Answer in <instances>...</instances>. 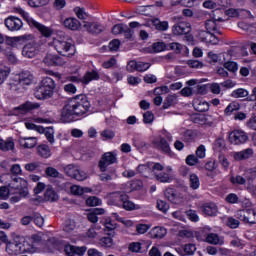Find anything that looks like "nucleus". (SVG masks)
Listing matches in <instances>:
<instances>
[{
    "label": "nucleus",
    "instance_id": "f257e3e1",
    "mask_svg": "<svg viewBox=\"0 0 256 256\" xmlns=\"http://www.w3.org/2000/svg\"><path fill=\"white\" fill-rule=\"evenodd\" d=\"M91 109V102L85 95H78L65 104L61 111V119L64 123H73L79 120V117L87 114Z\"/></svg>",
    "mask_w": 256,
    "mask_h": 256
},
{
    "label": "nucleus",
    "instance_id": "f03ea898",
    "mask_svg": "<svg viewBox=\"0 0 256 256\" xmlns=\"http://www.w3.org/2000/svg\"><path fill=\"white\" fill-rule=\"evenodd\" d=\"M29 195V188L27 187V182L23 178H14L8 185L0 187V197L2 199H7L9 197L10 203H19L22 199H25Z\"/></svg>",
    "mask_w": 256,
    "mask_h": 256
},
{
    "label": "nucleus",
    "instance_id": "7ed1b4c3",
    "mask_svg": "<svg viewBox=\"0 0 256 256\" xmlns=\"http://www.w3.org/2000/svg\"><path fill=\"white\" fill-rule=\"evenodd\" d=\"M49 45L53 47L59 55H63V57H73L75 54V45H73L65 34L57 35Z\"/></svg>",
    "mask_w": 256,
    "mask_h": 256
},
{
    "label": "nucleus",
    "instance_id": "20e7f679",
    "mask_svg": "<svg viewBox=\"0 0 256 256\" xmlns=\"http://www.w3.org/2000/svg\"><path fill=\"white\" fill-rule=\"evenodd\" d=\"M55 80L51 77H44L40 81L39 85L36 86L34 90V97L38 101H47V99H51L55 93Z\"/></svg>",
    "mask_w": 256,
    "mask_h": 256
},
{
    "label": "nucleus",
    "instance_id": "39448f33",
    "mask_svg": "<svg viewBox=\"0 0 256 256\" xmlns=\"http://www.w3.org/2000/svg\"><path fill=\"white\" fill-rule=\"evenodd\" d=\"M18 13L23 17L24 21H26L29 27L32 29H37L39 33L43 35V37H51V35H53V29H51V27H47L37 22L35 19H33V17H31V15H29L27 11L23 10V8H19Z\"/></svg>",
    "mask_w": 256,
    "mask_h": 256
},
{
    "label": "nucleus",
    "instance_id": "423d86ee",
    "mask_svg": "<svg viewBox=\"0 0 256 256\" xmlns=\"http://www.w3.org/2000/svg\"><path fill=\"white\" fill-rule=\"evenodd\" d=\"M117 155L118 151L113 150L110 152H106L101 156L98 162V167L102 173H105L107 169H109L110 165H115L116 163H118L119 160L117 159Z\"/></svg>",
    "mask_w": 256,
    "mask_h": 256
},
{
    "label": "nucleus",
    "instance_id": "0eeeda50",
    "mask_svg": "<svg viewBox=\"0 0 256 256\" xmlns=\"http://www.w3.org/2000/svg\"><path fill=\"white\" fill-rule=\"evenodd\" d=\"M222 14L223 10L221 9L212 11L210 14L211 19L207 20L205 23L207 33H219V23L223 21L221 17Z\"/></svg>",
    "mask_w": 256,
    "mask_h": 256
},
{
    "label": "nucleus",
    "instance_id": "6e6552de",
    "mask_svg": "<svg viewBox=\"0 0 256 256\" xmlns=\"http://www.w3.org/2000/svg\"><path fill=\"white\" fill-rule=\"evenodd\" d=\"M41 51V45L37 43L35 40H31L26 43L22 49L23 57L26 59H33V57H37Z\"/></svg>",
    "mask_w": 256,
    "mask_h": 256
},
{
    "label": "nucleus",
    "instance_id": "1a4fd4ad",
    "mask_svg": "<svg viewBox=\"0 0 256 256\" xmlns=\"http://www.w3.org/2000/svg\"><path fill=\"white\" fill-rule=\"evenodd\" d=\"M99 72L97 70H91L85 73L83 79L79 76H69L68 81H72V83H84V85H89L91 81H99Z\"/></svg>",
    "mask_w": 256,
    "mask_h": 256
},
{
    "label": "nucleus",
    "instance_id": "9d476101",
    "mask_svg": "<svg viewBox=\"0 0 256 256\" xmlns=\"http://www.w3.org/2000/svg\"><path fill=\"white\" fill-rule=\"evenodd\" d=\"M228 139L232 145H243L247 143L249 136H247L245 131L241 129H235L229 133Z\"/></svg>",
    "mask_w": 256,
    "mask_h": 256
},
{
    "label": "nucleus",
    "instance_id": "9b49d317",
    "mask_svg": "<svg viewBox=\"0 0 256 256\" xmlns=\"http://www.w3.org/2000/svg\"><path fill=\"white\" fill-rule=\"evenodd\" d=\"M64 171L68 177L76 179V181H85L87 179V173L79 169V167L69 164L64 168Z\"/></svg>",
    "mask_w": 256,
    "mask_h": 256
},
{
    "label": "nucleus",
    "instance_id": "f8f14e48",
    "mask_svg": "<svg viewBox=\"0 0 256 256\" xmlns=\"http://www.w3.org/2000/svg\"><path fill=\"white\" fill-rule=\"evenodd\" d=\"M137 171L140 175L147 177V174L151 173V171H163V165L161 163L148 162L138 165Z\"/></svg>",
    "mask_w": 256,
    "mask_h": 256
},
{
    "label": "nucleus",
    "instance_id": "ddd939ff",
    "mask_svg": "<svg viewBox=\"0 0 256 256\" xmlns=\"http://www.w3.org/2000/svg\"><path fill=\"white\" fill-rule=\"evenodd\" d=\"M40 107L41 104H39L38 102L27 101L26 103L13 108L12 115L27 113L28 111H33L35 109H39Z\"/></svg>",
    "mask_w": 256,
    "mask_h": 256
},
{
    "label": "nucleus",
    "instance_id": "4468645a",
    "mask_svg": "<svg viewBox=\"0 0 256 256\" xmlns=\"http://www.w3.org/2000/svg\"><path fill=\"white\" fill-rule=\"evenodd\" d=\"M44 65L47 67H63L65 60L56 54H47L43 59Z\"/></svg>",
    "mask_w": 256,
    "mask_h": 256
},
{
    "label": "nucleus",
    "instance_id": "2eb2a0df",
    "mask_svg": "<svg viewBox=\"0 0 256 256\" xmlns=\"http://www.w3.org/2000/svg\"><path fill=\"white\" fill-rule=\"evenodd\" d=\"M4 23L8 31H21L23 29V20L19 17L9 16L5 19Z\"/></svg>",
    "mask_w": 256,
    "mask_h": 256
},
{
    "label": "nucleus",
    "instance_id": "dca6fc26",
    "mask_svg": "<svg viewBox=\"0 0 256 256\" xmlns=\"http://www.w3.org/2000/svg\"><path fill=\"white\" fill-rule=\"evenodd\" d=\"M125 199H128V196L125 193H122V192L111 193L108 196V205H115L116 207H121Z\"/></svg>",
    "mask_w": 256,
    "mask_h": 256
},
{
    "label": "nucleus",
    "instance_id": "f3484780",
    "mask_svg": "<svg viewBox=\"0 0 256 256\" xmlns=\"http://www.w3.org/2000/svg\"><path fill=\"white\" fill-rule=\"evenodd\" d=\"M32 39H33V35L28 34V35H22V36L8 38L7 43H8V45H10V47L19 49V47H21V45H23L26 41H31Z\"/></svg>",
    "mask_w": 256,
    "mask_h": 256
},
{
    "label": "nucleus",
    "instance_id": "a211bd4d",
    "mask_svg": "<svg viewBox=\"0 0 256 256\" xmlns=\"http://www.w3.org/2000/svg\"><path fill=\"white\" fill-rule=\"evenodd\" d=\"M64 251L66 253V255L68 256H83L85 255V253H87V246H73L71 244H66L64 246Z\"/></svg>",
    "mask_w": 256,
    "mask_h": 256
},
{
    "label": "nucleus",
    "instance_id": "6ab92c4d",
    "mask_svg": "<svg viewBox=\"0 0 256 256\" xmlns=\"http://www.w3.org/2000/svg\"><path fill=\"white\" fill-rule=\"evenodd\" d=\"M163 172L156 174V179L160 183H171L173 179V168L171 166L163 167Z\"/></svg>",
    "mask_w": 256,
    "mask_h": 256
},
{
    "label": "nucleus",
    "instance_id": "aec40b11",
    "mask_svg": "<svg viewBox=\"0 0 256 256\" xmlns=\"http://www.w3.org/2000/svg\"><path fill=\"white\" fill-rule=\"evenodd\" d=\"M145 27H155L156 31H168L169 30V22L161 21L159 18H152L148 22H146Z\"/></svg>",
    "mask_w": 256,
    "mask_h": 256
},
{
    "label": "nucleus",
    "instance_id": "412c9836",
    "mask_svg": "<svg viewBox=\"0 0 256 256\" xmlns=\"http://www.w3.org/2000/svg\"><path fill=\"white\" fill-rule=\"evenodd\" d=\"M173 35H187L191 33V24L188 22H180L172 27Z\"/></svg>",
    "mask_w": 256,
    "mask_h": 256
},
{
    "label": "nucleus",
    "instance_id": "4be33fe9",
    "mask_svg": "<svg viewBox=\"0 0 256 256\" xmlns=\"http://www.w3.org/2000/svg\"><path fill=\"white\" fill-rule=\"evenodd\" d=\"M83 29H84V31H87L88 33H91L92 35H99V33H102V31H103V29H105V27H103V25H101L99 23L85 21L83 24Z\"/></svg>",
    "mask_w": 256,
    "mask_h": 256
},
{
    "label": "nucleus",
    "instance_id": "5701e85b",
    "mask_svg": "<svg viewBox=\"0 0 256 256\" xmlns=\"http://www.w3.org/2000/svg\"><path fill=\"white\" fill-rule=\"evenodd\" d=\"M14 80L19 83V85H31V83H33V74L29 71H23L15 75Z\"/></svg>",
    "mask_w": 256,
    "mask_h": 256
},
{
    "label": "nucleus",
    "instance_id": "b1692460",
    "mask_svg": "<svg viewBox=\"0 0 256 256\" xmlns=\"http://www.w3.org/2000/svg\"><path fill=\"white\" fill-rule=\"evenodd\" d=\"M6 251L9 255H21L25 253V248L22 243L10 242L6 245Z\"/></svg>",
    "mask_w": 256,
    "mask_h": 256
},
{
    "label": "nucleus",
    "instance_id": "393cba45",
    "mask_svg": "<svg viewBox=\"0 0 256 256\" xmlns=\"http://www.w3.org/2000/svg\"><path fill=\"white\" fill-rule=\"evenodd\" d=\"M153 145L156 149H159L164 153H169V151H171V148L169 147V142H167V140L163 136H158L154 138Z\"/></svg>",
    "mask_w": 256,
    "mask_h": 256
},
{
    "label": "nucleus",
    "instance_id": "a878e982",
    "mask_svg": "<svg viewBox=\"0 0 256 256\" xmlns=\"http://www.w3.org/2000/svg\"><path fill=\"white\" fill-rule=\"evenodd\" d=\"M196 251H197V246H195V244H186L184 246H180L176 248V252L180 256L195 255Z\"/></svg>",
    "mask_w": 256,
    "mask_h": 256
},
{
    "label": "nucleus",
    "instance_id": "bb28decb",
    "mask_svg": "<svg viewBox=\"0 0 256 256\" xmlns=\"http://www.w3.org/2000/svg\"><path fill=\"white\" fill-rule=\"evenodd\" d=\"M199 37L201 41L208 43V45H217L219 43V39L213 35V32L202 31Z\"/></svg>",
    "mask_w": 256,
    "mask_h": 256
},
{
    "label": "nucleus",
    "instance_id": "cd10ccee",
    "mask_svg": "<svg viewBox=\"0 0 256 256\" xmlns=\"http://www.w3.org/2000/svg\"><path fill=\"white\" fill-rule=\"evenodd\" d=\"M232 157L235 161H243L245 159H251V157H253V149L247 148L239 152H233Z\"/></svg>",
    "mask_w": 256,
    "mask_h": 256
},
{
    "label": "nucleus",
    "instance_id": "c85d7f7f",
    "mask_svg": "<svg viewBox=\"0 0 256 256\" xmlns=\"http://www.w3.org/2000/svg\"><path fill=\"white\" fill-rule=\"evenodd\" d=\"M193 107L195 111L205 113V111H209V102L205 101L203 98H195L193 101Z\"/></svg>",
    "mask_w": 256,
    "mask_h": 256
},
{
    "label": "nucleus",
    "instance_id": "c756f323",
    "mask_svg": "<svg viewBox=\"0 0 256 256\" xmlns=\"http://www.w3.org/2000/svg\"><path fill=\"white\" fill-rule=\"evenodd\" d=\"M64 27L70 29V31H79V29H81V22L74 17L66 18L64 20Z\"/></svg>",
    "mask_w": 256,
    "mask_h": 256
},
{
    "label": "nucleus",
    "instance_id": "7c9ffc66",
    "mask_svg": "<svg viewBox=\"0 0 256 256\" xmlns=\"http://www.w3.org/2000/svg\"><path fill=\"white\" fill-rule=\"evenodd\" d=\"M201 211L203 212L204 215H208L209 217H215L218 211L217 204L215 203L204 204L201 208Z\"/></svg>",
    "mask_w": 256,
    "mask_h": 256
},
{
    "label": "nucleus",
    "instance_id": "2f4dec72",
    "mask_svg": "<svg viewBox=\"0 0 256 256\" xmlns=\"http://www.w3.org/2000/svg\"><path fill=\"white\" fill-rule=\"evenodd\" d=\"M19 143L21 147H25V149H33L37 145V138L35 137H21L19 139Z\"/></svg>",
    "mask_w": 256,
    "mask_h": 256
},
{
    "label": "nucleus",
    "instance_id": "473e14b6",
    "mask_svg": "<svg viewBox=\"0 0 256 256\" xmlns=\"http://www.w3.org/2000/svg\"><path fill=\"white\" fill-rule=\"evenodd\" d=\"M62 229L65 233H73L77 229V223L71 218H66L62 224Z\"/></svg>",
    "mask_w": 256,
    "mask_h": 256
},
{
    "label": "nucleus",
    "instance_id": "72a5a7b5",
    "mask_svg": "<svg viewBox=\"0 0 256 256\" xmlns=\"http://www.w3.org/2000/svg\"><path fill=\"white\" fill-rule=\"evenodd\" d=\"M97 215H105V209L103 208H95L91 212L88 213V221L90 223H97L99 221V217Z\"/></svg>",
    "mask_w": 256,
    "mask_h": 256
},
{
    "label": "nucleus",
    "instance_id": "f704fd0d",
    "mask_svg": "<svg viewBox=\"0 0 256 256\" xmlns=\"http://www.w3.org/2000/svg\"><path fill=\"white\" fill-rule=\"evenodd\" d=\"M150 235L152 239H163V237H165L167 235V229H165L164 227H154L151 231H150Z\"/></svg>",
    "mask_w": 256,
    "mask_h": 256
},
{
    "label": "nucleus",
    "instance_id": "c9c22d12",
    "mask_svg": "<svg viewBox=\"0 0 256 256\" xmlns=\"http://www.w3.org/2000/svg\"><path fill=\"white\" fill-rule=\"evenodd\" d=\"M206 243L210 245H223V238L219 237V235L215 233H209L205 238Z\"/></svg>",
    "mask_w": 256,
    "mask_h": 256
},
{
    "label": "nucleus",
    "instance_id": "e433bc0d",
    "mask_svg": "<svg viewBox=\"0 0 256 256\" xmlns=\"http://www.w3.org/2000/svg\"><path fill=\"white\" fill-rule=\"evenodd\" d=\"M165 197L170 201L171 203H174V205H179V203H183V199L177 196L173 189H167L165 191Z\"/></svg>",
    "mask_w": 256,
    "mask_h": 256
},
{
    "label": "nucleus",
    "instance_id": "4c0bfd02",
    "mask_svg": "<svg viewBox=\"0 0 256 256\" xmlns=\"http://www.w3.org/2000/svg\"><path fill=\"white\" fill-rule=\"evenodd\" d=\"M39 133H44L47 141L50 143V145L55 144V130L53 127L43 128V131Z\"/></svg>",
    "mask_w": 256,
    "mask_h": 256
},
{
    "label": "nucleus",
    "instance_id": "58836bf2",
    "mask_svg": "<svg viewBox=\"0 0 256 256\" xmlns=\"http://www.w3.org/2000/svg\"><path fill=\"white\" fill-rule=\"evenodd\" d=\"M72 195H83V193H91L93 190L88 187H81L79 185H73L70 188Z\"/></svg>",
    "mask_w": 256,
    "mask_h": 256
},
{
    "label": "nucleus",
    "instance_id": "ea45409f",
    "mask_svg": "<svg viewBox=\"0 0 256 256\" xmlns=\"http://www.w3.org/2000/svg\"><path fill=\"white\" fill-rule=\"evenodd\" d=\"M100 245L105 249H111L112 247H115V241H113L111 236H104L100 239Z\"/></svg>",
    "mask_w": 256,
    "mask_h": 256
},
{
    "label": "nucleus",
    "instance_id": "a19ab883",
    "mask_svg": "<svg viewBox=\"0 0 256 256\" xmlns=\"http://www.w3.org/2000/svg\"><path fill=\"white\" fill-rule=\"evenodd\" d=\"M97 237V231L95 230V225L91 226V228L86 232V235L83 238L85 243H91L93 239Z\"/></svg>",
    "mask_w": 256,
    "mask_h": 256
},
{
    "label": "nucleus",
    "instance_id": "79ce46f5",
    "mask_svg": "<svg viewBox=\"0 0 256 256\" xmlns=\"http://www.w3.org/2000/svg\"><path fill=\"white\" fill-rule=\"evenodd\" d=\"M231 97H233L234 99H243L245 97H249V91L243 88H238L232 92Z\"/></svg>",
    "mask_w": 256,
    "mask_h": 256
},
{
    "label": "nucleus",
    "instance_id": "37998d69",
    "mask_svg": "<svg viewBox=\"0 0 256 256\" xmlns=\"http://www.w3.org/2000/svg\"><path fill=\"white\" fill-rule=\"evenodd\" d=\"M44 197L46 201H57L59 199V195L55 193V190L53 188L48 187L45 191Z\"/></svg>",
    "mask_w": 256,
    "mask_h": 256
},
{
    "label": "nucleus",
    "instance_id": "c03bdc74",
    "mask_svg": "<svg viewBox=\"0 0 256 256\" xmlns=\"http://www.w3.org/2000/svg\"><path fill=\"white\" fill-rule=\"evenodd\" d=\"M218 163L221 164L223 171H229V166L231 165V162H229V159H227V156H225V154H219Z\"/></svg>",
    "mask_w": 256,
    "mask_h": 256
},
{
    "label": "nucleus",
    "instance_id": "a18cd8bd",
    "mask_svg": "<svg viewBox=\"0 0 256 256\" xmlns=\"http://www.w3.org/2000/svg\"><path fill=\"white\" fill-rule=\"evenodd\" d=\"M14 147H15V143H13V140L3 141V139L0 138V149L2 151H12Z\"/></svg>",
    "mask_w": 256,
    "mask_h": 256
},
{
    "label": "nucleus",
    "instance_id": "49530a36",
    "mask_svg": "<svg viewBox=\"0 0 256 256\" xmlns=\"http://www.w3.org/2000/svg\"><path fill=\"white\" fill-rule=\"evenodd\" d=\"M38 153L41 155V157H44V159H48V157H51V149L48 145H40L38 147Z\"/></svg>",
    "mask_w": 256,
    "mask_h": 256
},
{
    "label": "nucleus",
    "instance_id": "de8ad7c7",
    "mask_svg": "<svg viewBox=\"0 0 256 256\" xmlns=\"http://www.w3.org/2000/svg\"><path fill=\"white\" fill-rule=\"evenodd\" d=\"M121 207H123V209H125L126 211H133L135 209H140L139 205H135V203H133L132 201H129V198L124 199L122 201Z\"/></svg>",
    "mask_w": 256,
    "mask_h": 256
},
{
    "label": "nucleus",
    "instance_id": "09e8293b",
    "mask_svg": "<svg viewBox=\"0 0 256 256\" xmlns=\"http://www.w3.org/2000/svg\"><path fill=\"white\" fill-rule=\"evenodd\" d=\"M166 51H175V53H181V51H183V45L177 42L166 44Z\"/></svg>",
    "mask_w": 256,
    "mask_h": 256
},
{
    "label": "nucleus",
    "instance_id": "8fccbe9b",
    "mask_svg": "<svg viewBox=\"0 0 256 256\" xmlns=\"http://www.w3.org/2000/svg\"><path fill=\"white\" fill-rule=\"evenodd\" d=\"M176 102H177V95L175 94L168 95L164 101L163 109H169V107H172V105Z\"/></svg>",
    "mask_w": 256,
    "mask_h": 256
},
{
    "label": "nucleus",
    "instance_id": "3c124183",
    "mask_svg": "<svg viewBox=\"0 0 256 256\" xmlns=\"http://www.w3.org/2000/svg\"><path fill=\"white\" fill-rule=\"evenodd\" d=\"M49 1L51 0H28V5L33 8L45 7V5H49Z\"/></svg>",
    "mask_w": 256,
    "mask_h": 256
},
{
    "label": "nucleus",
    "instance_id": "603ef678",
    "mask_svg": "<svg viewBox=\"0 0 256 256\" xmlns=\"http://www.w3.org/2000/svg\"><path fill=\"white\" fill-rule=\"evenodd\" d=\"M47 177H52L53 179H61V173L53 167H47L45 170Z\"/></svg>",
    "mask_w": 256,
    "mask_h": 256
},
{
    "label": "nucleus",
    "instance_id": "864d4df0",
    "mask_svg": "<svg viewBox=\"0 0 256 256\" xmlns=\"http://www.w3.org/2000/svg\"><path fill=\"white\" fill-rule=\"evenodd\" d=\"M101 203V199L97 198V196H90L86 199V205H88V207H99Z\"/></svg>",
    "mask_w": 256,
    "mask_h": 256
},
{
    "label": "nucleus",
    "instance_id": "5fc2aeb1",
    "mask_svg": "<svg viewBox=\"0 0 256 256\" xmlns=\"http://www.w3.org/2000/svg\"><path fill=\"white\" fill-rule=\"evenodd\" d=\"M240 106L237 102H231L224 110L225 115H232L234 111H239Z\"/></svg>",
    "mask_w": 256,
    "mask_h": 256
},
{
    "label": "nucleus",
    "instance_id": "6e6d98bb",
    "mask_svg": "<svg viewBox=\"0 0 256 256\" xmlns=\"http://www.w3.org/2000/svg\"><path fill=\"white\" fill-rule=\"evenodd\" d=\"M189 182L191 189H197L201 185L199 176H197V174H190Z\"/></svg>",
    "mask_w": 256,
    "mask_h": 256
},
{
    "label": "nucleus",
    "instance_id": "4d7b16f0",
    "mask_svg": "<svg viewBox=\"0 0 256 256\" xmlns=\"http://www.w3.org/2000/svg\"><path fill=\"white\" fill-rule=\"evenodd\" d=\"M248 215H249V209L238 210L235 214V217H236V219H239V221H243V223H247Z\"/></svg>",
    "mask_w": 256,
    "mask_h": 256
},
{
    "label": "nucleus",
    "instance_id": "13d9d810",
    "mask_svg": "<svg viewBox=\"0 0 256 256\" xmlns=\"http://www.w3.org/2000/svg\"><path fill=\"white\" fill-rule=\"evenodd\" d=\"M214 151H223L225 149V140L223 138H217L213 144Z\"/></svg>",
    "mask_w": 256,
    "mask_h": 256
},
{
    "label": "nucleus",
    "instance_id": "bf43d9fd",
    "mask_svg": "<svg viewBox=\"0 0 256 256\" xmlns=\"http://www.w3.org/2000/svg\"><path fill=\"white\" fill-rule=\"evenodd\" d=\"M100 136L102 141H109L115 137V132H113L112 130L106 129L100 133Z\"/></svg>",
    "mask_w": 256,
    "mask_h": 256
},
{
    "label": "nucleus",
    "instance_id": "052dcab7",
    "mask_svg": "<svg viewBox=\"0 0 256 256\" xmlns=\"http://www.w3.org/2000/svg\"><path fill=\"white\" fill-rule=\"evenodd\" d=\"M112 215L114 219H117L119 223H122L125 227H133V225H135L132 220L121 218L117 213H113Z\"/></svg>",
    "mask_w": 256,
    "mask_h": 256
},
{
    "label": "nucleus",
    "instance_id": "680f3d73",
    "mask_svg": "<svg viewBox=\"0 0 256 256\" xmlns=\"http://www.w3.org/2000/svg\"><path fill=\"white\" fill-rule=\"evenodd\" d=\"M224 67L231 73H237V71H239V65H237V62L228 61L224 64Z\"/></svg>",
    "mask_w": 256,
    "mask_h": 256
},
{
    "label": "nucleus",
    "instance_id": "e2e57ef3",
    "mask_svg": "<svg viewBox=\"0 0 256 256\" xmlns=\"http://www.w3.org/2000/svg\"><path fill=\"white\" fill-rule=\"evenodd\" d=\"M11 75V69L0 68V85H3L4 81H7V77Z\"/></svg>",
    "mask_w": 256,
    "mask_h": 256
},
{
    "label": "nucleus",
    "instance_id": "0e129e2a",
    "mask_svg": "<svg viewBox=\"0 0 256 256\" xmlns=\"http://www.w3.org/2000/svg\"><path fill=\"white\" fill-rule=\"evenodd\" d=\"M104 227L107 231H113V230L117 229V222H115L111 218H106V220L104 222Z\"/></svg>",
    "mask_w": 256,
    "mask_h": 256
},
{
    "label": "nucleus",
    "instance_id": "69168bd1",
    "mask_svg": "<svg viewBox=\"0 0 256 256\" xmlns=\"http://www.w3.org/2000/svg\"><path fill=\"white\" fill-rule=\"evenodd\" d=\"M74 13L76 17H78V19H81V20L87 19V12H85V8L75 7Z\"/></svg>",
    "mask_w": 256,
    "mask_h": 256
},
{
    "label": "nucleus",
    "instance_id": "338daca9",
    "mask_svg": "<svg viewBox=\"0 0 256 256\" xmlns=\"http://www.w3.org/2000/svg\"><path fill=\"white\" fill-rule=\"evenodd\" d=\"M244 177L248 181H253V179H256V167L246 170L244 173Z\"/></svg>",
    "mask_w": 256,
    "mask_h": 256
},
{
    "label": "nucleus",
    "instance_id": "774afa93",
    "mask_svg": "<svg viewBox=\"0 0 256 256\" xmlns=\"http://www.w3.org/2000/svg\"><path fill=\"white\" fill-rule=\"evenodd\" d=\"M249 215L246 218V223H249L250 225H255L256 224V212L255 210H248Z\"/></svg>",
    "mask_w": 256,
    "mask_h": 256
}]
</instances>
